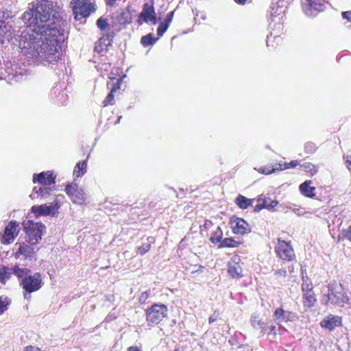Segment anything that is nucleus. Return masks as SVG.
I'll return each mask as SVG.
<instances>
[{"label": "nucleus", "mask_w": 351, "mask_h": 351, "mask_svg": "<svg viewBox=\"0 0 351 351\" xmlns=\"http://www.w3.org/2000/svg\"><path fill=\"white\" fill-rule=\"evenodd\" d=\"M19 222L12 220L5 226L1 235V242L3 245H8L13 242L19 232Z\"/></svg>", "instance_id": "obj_9"}, {"label": "nucleus", "mask_w": 351, "mask_h": 351, "mask_svg": "<svg viewBox=\"0 0 351 351\" xmlns=\"http://www.w3.org/2000/svg\"><path fill=\"white\" fill-rule=\"evenodd\" d=\"M317 149L316 144L313 142L309 141L304 145V151L307 154H313Z\"/></svg>", "instance_id": "obj_37"}, {"label": "nucleus", "mask_w": 351, "mask_h": 351, "mask_svg": "<svg viewBox=\"0 0 351 351\" xmlns=\"http://www.w3.org/2000/svg\"><path fill=\"white\" fill-rule=\"evenodd\" d=\"M43 191V186H34L32 193L29 195L32 199H41V192Z\"/></svg>", "instance_id": "obj_39"}, {"label": "nucleus", "mask_w": 351, "mask_h": 351, "mask_svg": "<svg viewBox=\"0 0 351 351\" xmlns=\"http://www.w3.org/2000/svg\"><path fill=\"white\" fill-rule=\"evenodd\" d=\"M278 9V8L275 9L274 8H271L269 14H270V16L271 18L277 16V15L278 14V13L277 12Z\"/></svg>", "instance_id": "obj_56"}, {"label": "nucleus", "mask_w": 351, "mask_h": 351, "mask_svg": "<svg viewBox=\"0 0 351 351\" xmlns=\"http://www.w3.org/2000/svg\"><path fill=\"white\" fill-rule=\"evenodd\" d=\"M154 242L153 237H148L146 239V242L142 243L141 246L138 247L137 253L141 255H144L150 249L151 244Z\"/></svg>", "instance_id": "obj_31"}, {"label": "nucleus", "mask_w": 351, "mask_h": 351, "mask_svg": "<svg viewBox=\"0 0 351 351\" xmlns=\"http://www.w3.org/2000/svg\"><path fill=\"white\" fill-rule=\"evenodd\" d=\"M304 279L307 280H311L307 276L306 274H304L303 271L302 272V280L304 281Z\"/></svg>", "instance_id": "obj_62"}, {"label": "nucleus", "mask_w": 351, "mask_h": 351, "mask_svg": "<svg viewBox=\"0 0 351 351\" xmlns=\"http://www.w3.org/2000/svg\"><path fill=\"white\" fill-rule=\"evenodd\" d=\"M311 180H306L299 186L300 193L306 197L313 198L315 197V187L311 186Z\"/></svg>", "instance_id": "obj_21"}, {"label": "nucleus", "mask_w": 351, "mask_h": 351, "mask_svg": "<svg viewBox=\"0 0 351 351\" xmlns=\"http://www.w3.org/2000/svg\"><path fill=\"white\" fill-rule=\"evenodd\" d=\"M43 191V186H34L32 193L29 195L32 199H41V192Z\"/></svg>", "instance_id": "obj_38"}, {"label": "nucleus", "mask_w": 351, "mask_h": 351, "mask_svg": "<svg viewBox=\"0 0 351 351\" xmlns=\"http://www.w3.org/2000/svg\"><path fill=\"white\" fill-rule=\"evenodd\" d=\"M56 176L54 175L53 171H47L34 173L32 181L34 183L38 182L43 186H51L56 183Z\"/></svg>", "instance_id": "obj_15"}, {"label": "nucleus", "mask_w": 351, "mask_h": 351, "mask_svg": "<svg viewBox=\"0 0 351 351\" xmlns=\"http://www.w3.org/2000/svg\"><path fill=\"white\" fill-rule=\"evenodd\" d=\"M12 274H14L12 267L9 268L8 266L2 265L0 267V282L5 284L10 278Z\"/></svg>", "instance_id": "obj_27"}, {"label": "nucleus", "mask_w": 351, "mask_h": 351, "mask_svg": "<svg viewBox=\"0 0 351 351\" xmlns=\"http://www.w3.org/2000/svg\"><path fill=\"white\" fill-rule=\"evenodd\" d=\"M66 193L71 197L74 204H82L86 199V194L84 189L76 184H69L65 188Z\"/></svg>", "instance_id": "obj_10"}, {"label": "nucleus", "mask_w": 351, "mask_h": 351, "mask_svg": "<svg viewBox=\"0 0 351 351\" xmlns=\"http://www.w3.org/2000/svg\"><path fill=\"white\" fill-rule=\"evenodd\" d=\"M276 29H274L272 32H270L269 36H267V45L268 47H274V43H276V44L278 45L281 40L280 33L282 28V25L280 23H278L276 24Z\"/></svg>", "instance_id": "obj_20"}, {"label": "nucleus", "mask_w": 351, "mask_h": 351, "mask_svg": "<svg viewBox=\"0 0 351 351\" xmlns=\"http://www.w3.org/2000/svg\"><path fill=\"white\" fill-rule=\"evenodd\" d=\"M60 207V203L56 200L49 204L34 205L30 208V212L36 219H38L41 216L55 215Z\"/></svg>", "instance_id": "obj_8"}, {"label": "nucleus", "mask_w": 351, "mask_h": 351, "mask_svg": "<svg viewBox=\"0 0 351 351\" xmlns=\"http://www.w3.org/2000/svg\"><path fill=\"white\" fill-rule=\"evenodd\" d=\"M254 201V199H249L239 194L235 198L234 202L239 208L245 210L247 209L249 206H252Z\"/></svg>", "instance_id": "obj_24"}, {"label": "nucleus", "mask_w": 351, "mask_h": 351, "mask_svg": "<svg viewBox=\"0 0 351 351\" xmlns=\"http://www.w3.org/2000/svg\"><path fill=\"white\" fill-rule=\"evenodd\" d=\"M274 320L278 324L281 322H293L297 318L295 313L285 311L282 307L277 308L274 312Z\"/></svg>", "instance_id": "obj_17"}, {"label": "nucleus", "mask_w": 351, "mask_h": 351, "mask_svg": "<svg viewBox=\"0 0 351 351\" xmlns=\"http://www.w3.org/2000/svg\"><path fill=\"white\" fill-rule=\"evenodd\" d=\"M275 251L278 256L283 261H291L295 256L293 247L290 243L280 239L278 241Z\"/></svg>", "instance_id": "obj_11"}, {"label": "nucleus", "mask_w": 351, "mask_h": 351, "mask_svg": "<svg viewBox=\"0 0 351 351\" xmlns=\"http://www.w3.org/2000/svg\"><path fill=\"white\" fill-rule=\"evenodd\" d=\"M320 326L332 331L336 326H341V319L338 316H327L320 322Z\"/></svg>", "instance_id": "obj_18"}, {"label": "nucleus", "mask_w": 351, "mask_h": 351, "mask_svg": "<svg viewBox=\"0 0 351 351\" xmlns=\"http://www.w3.org/2000/svg\"><path fill=\"white\" fill-rule=\"evenodd\" d=\"M223 232L219 226H218L212 234L210 237V241L213 244L219 243L221 244L223 241Z\"/></svg>", "instance_id": "obj_30"}, {"label": "nucleus", "mask_w": 351, "mask_h": 351, "mask_svg": "<svg viewBox=\"0 0 351 351\" xmlns=\"http://www.w3.org/2000/svg\"><path fill=\"white\" fill-rule=\"evenodd\" d=\"M33 245H27L25 243H19V247L15 252V258H19L20 256H23L29 261H35L36 260V252Z\"/></svg>", "instance_id": "obj_16"}, {"label": "nucleus", "mask_w": 351, "mask_h": 351, "mask_svg": "<svg viewBox=\"0 0 351 351\" xmlns=\"http://www.w3.org/2000/svg\"><path fill=\"white\" fill-rule=\"evenodd\" d=\"M329 298H330V293L328 291L327 293L324 294L322 296V303L325 305H328L329 303L332 304V300H329Z\"/></svg>", "instance_id": "obj_49"}, {"label": "nucleus", "mask_w": 351, "mask_h": 351, "mask_svg": "<svg viewBox=\"0 0 351 351\" xmlns=\"http://www.w3.org/2000/svg\"><path fill=\"white\" fill-rule=\"evenodd\" d=\"M302 299L304 306L308 308L313 307L317 302L313 290L302 292Z\"/></svg>", "instance_id": "obj_23"}, {"label": "nucleus", "mask_w": 351, "mask_h": 351, "mask_svg": "<svg viewBox=\"0 0 351 351\" xmlns=\"http://www.w3.org/2000/svg\"><path fill=\"white\" fill-rule=\"evenodd\" d=\"M67 100L68 96L64 92L60 93L56 97V101L58 102V105L60 106L66 105Z\"/></svg>", "instance_id": "obj_42"}, {"label": "nucleus", "mask_w": 351, "mask_h": 351, "mask_svg": "<svg viewBox=\"0 0 351 351\" xmlns=\"http://www.w3.org/2000/svg\"><path fill=\"white\" fill-rule=\"evenodd\" d=\"M274 275L286 277L287 276V270L285 268L279 269L275 271Z\"/></svg>", "instance_id": "obj_51"}, {"label": "nucleus", "mask_w": 351, "mask_h": 351, "mask_svg": "<svg viewBox=\"0 0 351 351\" xmlns=\"http://www.w3.org/2000/svg\"><path fill=\"white\" fill-rule=\"evenodd\" d=\"M132 15L129 11L119 10L116 11L111 18V26L114 32H119L132 22Z\"/></svg>", "instance_id": "obj_7"}, {"label": "nucleus", "mask_w": 351, "mask_h": 351, "mask_svg": "<svg viewBox=\"0 0 351 351\" xmlns=\"http://www.w3.org/2000/svg\"><path fill=\"white\" fill-rule=\"evenodd\" d=\"M344 158L346 159V167L351 171V154H347Z\"/></svg>", "instance_id": "obj_52"}, {"label": "nucleus", "mask_w": 351, "mask_h": 351, "mask_svg": "<svg viewBox=\"0 0 351 351\" xmlns=\"http://www.w3.org/2000/svg\"><path fill=\"white\" fill-rule=\"evenodd\" d=\"M137 22L139 25H141L143 22L146 23L151 22L154 25L158 23L153 5H150L148 3H145L143 5V10L138 15Z\"/></svg>", "instance_id": "obj_12"}, {"label": "nucleus", "mask_w": 351, "mask_h": 351, "mask_svg": "<svg viewBox=\"0 0 351 351\" xmlns=\"http://www.w3.org/2000/svg\"><path fill=\"white\" fill-rule=\"evenodd\" d=\"M341 15L343 19H346L348 21L351 22V12H343Z\"/></svg>", "instance_id": "obj_53"}, {"label": "nucleus", "mask_w": 351, "mask_h": 351, "mask_svg": "<svg viewBox=\"0 0 351 351\" xmlns=\"http://www.w3.org/2000/svg\"><path fill=\"white\" fill-rule=\"evenodd\" d=\"M173 16H174V11H171V12H168L163 22L166 24H168V25H169L170 23H171V21H173Z\"/></svg>", "instance_id": "obj_47"}, {"label": "nucleus", "mask_w": 351, "mask_h": 351, "mask_svg": "<svg viewBox=\"0 0 351 351\" xmlns=\"http://www.w3.org/2000/svg\"><path fill=\"white\" fill-rule=\"evenodd\" d=\"M328 291L330 293L329 300H332V304L343 307L345 304L349 302L350 298L344 291V287L341 284L336 282L330 283L328 286Z\"/></svg>", "instance_id": "obj_6"}, {"label": "nucleus", "mask_w": 351, "mask_h": 351, "mask_svg": "<svg viewBox=\"0 0 351 351\" xmlns=\"http://www.w3.org/2000/svg\"><path fill=\"white\" fill-rule=\"evenodd\" d=\"M237 3L243 5L247 2V0H234Z\"/></svg>", "instance_id": "obj_63"}, {"label": "nucleus", "mask_w": 351, "mask_h": 351, "mask_svg": "<svg viewBox=\"0 0 351 351\" xmlns=\"http://www.w3.org/2000/svg\"><path fill=\"white\" fill-rule=\"evenodd\" d=\"M116 92V88H112L110 93L107 95L104 101H103V105L104 107L108 106L109 105H112L114 104V93Z\"/></svg>", "instance_id": "obj_36"}, {"label": "nucleus", "mask_w": 351, "mask_h": 351, "mask_svg": "<svg viewBox=\"0 0 351 351\" xmlns=\"http://www.w3.org/2000/svg\"><path fill=\"white\" fill-rule=\"evenodd\" d=\"M128 351H141L137 346H130L128 348Z\"/></svg>", "instance_id": "obj_60"}, {"label": "nucleus", "mask_w": 351, "mask_h": 351, "mask_svg": "<svg viewBox=\"0 0 351 351\" xmlns=\"http://www.w3.org/2000/svg\"><path fill=\"white\" fill-rule=\"evenodd\" d=\"M51 188L50 186H43V191L41 192V199L47 198L51 193Z\"/></svg>", "instance_id": "obj_45"}, {"label": "nucleus", "mask_w": 351, "mask_h": 351, "mask_svg": "<svg viewBox=\"0 0 351 351\" xmlns=\"http://www.w3.org/2000/svg\"><path fill=\"white\" fill-rule=\"evenodd\" d=\"M213 226V222L210 220H205L204 227L205 229H209Z\"/></svg>", "instance_id": "obj_57"}, {"label": "nucleus", "mask_w": 351, "mask_h": 351, "mask_svg": "<svg viewBox=\"0 0 351 351\" xmlns=\"http://www.w3.org/2000/svg\"><path fill=\"white\" fill-rule=\"evenodd\" d=\"M168 24L165 23L164 22H161L158 28H157V35L158 39L163 36V34L167 32L169 28Z\"/></svg>", "instance_id": "obj_40"}, {"label": "nucleus", "mask_w": 351, "mask_h": 351, "mask_svg": "<svg viewBox=\"0 0 351 351\" xmlns=\"http://www.w3.org/2000/svg\"><path fill=\"white\" fill-rule=\"evenodd\" d=\"M12 272L19 280V285L23 290L24 299L29 300L31 293L38 291L43 282L41 274L36 272L33 275L31 270L27 267H20L19 265L12 267Z\"/></svg>", "instance_id": "obj_2"}, {"label": "nucleus", "mask_w": 351, "mask_h": 351, "mask_svg": "<svg viewBox=\"0 0 351 351\" xmlns=\"http://www.w3.org/2000/svg\"><path fill=\"white\" fill-rule=\"evenodd\" d=\"M267 203L265 204V202H258V204H256L254 208V212L255 213H258L260 212L262 209L263 208H265V207H267Z\"/></svg>", "instance_id": "obj_48"}, {"label": "nucleus", "mask_w": 351, "mask_h": 351, "mask_svg": "<svg viewBox=\"0 0 351 351\" xmlns=\"http://www.w3.org/2000/svg\"><path fill=\"white\" fill-rule=\"evenodd\" d=\"M241 244V242L234 240L233 238L228 237L221 241L219 245V248L223 247H237Z\"/></svg>", "instance_id": "obj_29"}, {"label": "nucleus", "mask_w": 351, "mask_h": 351, "mask_svg": "<svg viewBox=\"0 0 351 351\" xmlns=\"http://www.w3.org/2000/svg\"><path fill=\"white\" fill-rule=\"evenodd\" d=\"M34 348L32 346H27L25 348V351H34Z\"/></svg>", "instance_id": "obj_64"}, {"label": "nucleus", "mask_w": 351, "mask_h": 351, "mask_svg": "<svg viewBox=\"0 0 351 351\" xmlns=\"http://www.w3.org/2000/svg\"><path fill=\"white\" fill-rule=\"evenodd\" d=\"M114 35V32H108V34H104L103 36L99 38L98 43H96L95 51L99 53L103 51L104 46L108 47L111 45Z\"/></svg>", "instance_id": "obj_19"}, {"label": "nucleus", "mask_w": 351, "mask_h": 351, "mask_svg": "<svg viewBox=\"0 0 351 351\" xmlns=\"http://www.w3.org/2000/svg\"><path fill=\"white\" fill-rule=\"evenodd\" d=\"M88 158V156L87 157ZM87 159L77 162L74 167L73 176L76 178H81L86 173Z\"/></svg>", "instance_id": "obj_25"}, {"label": "nucleus", "mask_w": 351, "mask_h": 351, "mask_svg": "<svg viewBox=\"0 0 351 351\" xmlns=\"http://www.w3.org/2000/svg\"><path fill=\"white\" fill-rule=\"evenodd\" d=\"M341 234L343 237L351 241V226H349L348 230H343Z\"/></svg>", "instance_id": "obj_50"}, {"label": "nucleus", "mask_w": 351, "mask_h": 351, "mask_svg": "<svg viewBox=\"0 0 351 351\" xmlns=\"http://www.w3.org/2000/svg\"><path fill=\"white\" fill-rule=\"evenodd\" d=\"M228 272L233 278H240L243 276L242 267L238 262L234 261L232 263H228Z\"/></svg>", "instance_id": "obj_22"}, {"label": "nucleus", "mask_w": 351, "mask_h": 351, "mask_svg": "<svg viewBox=\"0 0 351 351\" xmlns=\"http://www.w3.org/2000/svg\"><path fill=\"white\" fill-rule=\"evenodd\" d=\"M10 12L5 10L0 12V20L4 21H12V16H10Z\"/></svg>", "instance_id": "obj_46"}, {"label": "nucleus", "mask_w": 351, "mask_h": 351, "mask_svg": "<svg viewBox=\"0 0 351 351\" xmlns=\"http://www.w3.org/2000/svg\"><path fill=\"white\" fill-rule=\"evenodd\" d=\"M257 202H267V207H265V209H268V210H274V208L276 206H277L278 205V202L277 200H273L271 199H270L269 197H258L257 198Z\"/></svg>", "instance_id": "obj_32"}, {"label": "nucleus", "mask_w": 351, "mask_h": 351, "mask_svg": "<svg viewBox=\"0 0 351 351\" xmlns=\"http://www.w3.org/2000/svg\"><path fill=\"white\" fill-rule=\"evenodd\" d=\"M167 307L163 304H154L146 310V320L148 326L158 324L167 315Z\"/></svg>", "instance_id": "obj_5"}, {"label": "nucleus", "mask_w": 351, "mask_h": 351, "mask_svg": "<svg viewBox=\"0 0 351 351\" xmlns=\"http://www.w3.org/2000/svg\"><path fill=\"white\" fill-rule=\"evenodd\" d=\"M301 167L306 172L309 173L311 176L315 175L318 171V167L311 162H304Z\"/></svg>", "instance_id": "obj_34"}, {"label": "nucleus", "mask_w": 351, "mask_h": 351, "mask_svg": "<svg viewBox=\"0 0 351 351\" xmlns=\"http://www.w3.org/2000/svg\"><path fill=\"white\" fill-rule=\"evenodd\" d=\"M123 79L120 78L117 80L115 84H114L113 87L112 88H116V91L121 88V85L122 84Z\"/></svg>", "instance_id": "obj_55"}, {"label": "nucleus", "mask_w": 351, "mask_h": 351, "mask_svg": "<svg viewBox=\"0 0 351 351\" xmlns=\"http://www.w3.org/2000/svg\"><path fill=\"white\" fill-rule=\"evenodd\" d=\"M301 289L302 292L313 290V286L311 281L304 279V281H302Z\"/></svg>", "instance_id": "obj_43"}, {"label": "nucleus", "mask_w": 351, "mask_h": 351, "mask_svg": "<svg viewBox=\"0 0 351 351\" xmlns=\"http://www.w3.org/2000/svg\"><path fill=\"white\" fill-rule=\"evenodd\" d=\"M298 165L297 160H291L290 162H284L283 164H278V170H284L290 168H295Z\"/></svg>", "instance_id": "obj_41"}, {"label": "nucleus", "mask_w": 351, "mask_h": 351, "mask_svg": "<svg viewBox=\"0 0 351 351\" xmlns=\"http://www.w3.org/2000/svg\"><path fill=\"white\" fill-rule=\"evenodd\" d=\"M230 223L234 234H245L251 232L250 226L247 221L235 215L230 218Z\"/></svg>", "instance_id": "obj_14"}, {"label": "nucleus", "mask_w": 351, "mask_h": 351, "mask_svg": "<svg viewBox=\"0 0 351 351\" xmlns=\"http://www.w3.org/2000/svg\"><path fill=\"white\" fill-rule=\"evenodd\" d=\"M302 7L305 14L308 16H315L325 8L323 3L316 0H302Z\"/></svg>", "instance_id": "obj_13"}, {"label": "nucleus", "mask_w": 351, "mask_h": 351, "mask_svg": "<svg viewBox=\"0 0 351 351\" xmlns=\"http://www.w3.org/2000/svg\"><path fill=\"white\" fill-rule=\"evenodd\" d=\"M151 294V291L147 290L143 293H141L138 301L141 304H145L147 302V299L149 298Z\"/></svg>", "instance_id": "obj_44"}, {"label": "nucleus", "mask_w": 351, "mask_h": 351, "mask_svg": "<svg viewBox=\"0 0 351 351\" xmlns=\"http://www.w3.org/2000/svg\"><path fill=\"white\" fill-rule=\"evenodd\" d=\"M96 25L101 31L105 32L106 34H108V32H114L113 29L111 30V23H108L107 19L103 16L99 17L97 20Z\"/></svg>", "instance_id": "obj_26"}, {"label": "nucleus", "mask_w": 351, "mask_h": 351, "mask_svg": "<svg viewBox=\"0 0 351 351\" xmlns=\"http://www.w3.org/2000/svg\"><path fill=\"white\" fill-rule=\"evenodd\" d=\"M268 329H269V334H274V335H276V328L275 326H271L269 327H268Z\"/></svg>", "instance_id": "obj_58"}, {"label": "nucleus", "mask_w": 351, "mask_h": 351, "mask_svg": "<svg viewBox=\"0 0 351 351\" xmlns=\"http://www.w3.org/2000/svg\"><path fill=\"white\" fill-rule=\"evenodd\" d=\"M292 206H294V205H293V204L289 203V204H288V205L287 206V208H289V209H291V210H293V211L294 213H295V212H296V210H299L298 208V209L293 208L292 207Z\"/></svg>", "instance_id": "obj_61"}, {"label": "nucleus", "mask_w": 351, "mask_h": 351, "mask_svg": "<svg viewBox=\"0 0 351 351\" xmlns=\"http://www.w3.org/2000/svg\"><path fill=\"white\" fill-rule=\"evenodd\" d=\"M70 6L76 21L88 17L95 11V4L90 0H72Z\"/></svg>", "instance_id": "obj_4"}, {"label": "nucleus", "mask_w": 351, "mask_h": 351, "mask_svg": "<svg viewBox=\"0 0 351 351\" xmlns=\"http://www.w3.org/2000/svg\"><path fill=\"white\" fill-rule=\"evenodd\" d=\"M10 304V300L8 297L0 296V315L3 314Z\"/></svg>", "instance_id": "obj_35"}, {"label": "nucleus", "mask_w": 351, "mask_h": 351, "mask_svg": "<svg viewBox=\"0 0 351 351\" xmlns=\"http://www.w3.org/2000/svg\"><path fill=\"white\" fill-rule=\"evenodd\" d=\"M250 322L254 328H265V324L259 319V316L257 314L252 315Z\"/></svg>", "instance_id": "obj_33"}, {"label": "nucleus", "mask_w": 351, "mask_h": 351, "mask_svg": "<svg viewBox=\"0 0 351 351\" xmlns=\"http://www.w3.org/2000/svg\"><path fill=\"white\" fill-rule=\"evenodd\" d=\"M21 17L24 27L15 34L12 21L0 20V42L18 45L28 64L58 65L62 47L67 39V25L56 4L49 0L32 2Z\"/></svg>", "instance_id": "obj_1"}, {"label": "nucleus", "mask_w": 351, "mask_h": 351, "mask_svg": "<svg viewBox=\"0 0 351 351\" xmlns=\"http://www.w3.org/2000/svg\"><path fill=\"white\" fill-rule=\"evenodd\" d=\"M25 233V241L30 245L38 244L46 232V226L42 222L27 220L22 223Z\"/></svg>", "instance_id": "obj_3"}, {"label": "nucleus", "mask_w": 351, "mask_h": 351, "mask_svg": "<svg viewBox=\"0 0 351 351\" xmlns=\"http://www.w3.org/2000/svg\"><path fill=\"white\" fill-rule=\"evenodd\" d=\"M276 170H278V168H272L271 169H268L265 167L261 169V173L264 174H270L275 172Z\"/></svg>", "instance_id": "obj_54"}, {"label": "nucleus", "mask_w": 351, "mask_h": 351, "mask_svg": "<svg viewBox=\"0 0 351 351\" xmlns=\"http://www.w3.org/2000/svg\"><path fill=\"white\" fill-rule=\"evenodd\" d=\"M217 319V317L215 316V315H211L208 319L209 324H212L215 322Z\"/></svg>", "instance_id": "obj_59"}, {"label": "nucleus", "mask_w": 351, "mask_h": 351, "mask_svg": "<svg viewBox=\"0 0 351 351\" xmlns=\"http://www.w3.org/2000/svg\"><path fill=\"white\" fill-rule=\"evenodd\" d=\"M158 40V38H156L153 33H149L141 37V44L145 47L153 46Z\"/></svg>", "instance_id": "obj_28"}]
</instances>
